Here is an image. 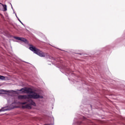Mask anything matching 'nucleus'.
<instances>
[{"label":"nucleus","mask_w":125,"mask_h":125,"mask_svg":"<svg viewBox=\"0 0 125 125\" xmlns=\"http://www.w3.org/2000/svg\"><path fill=\"white\" fill-rule=\"evenodd\" d=\"M27 104L26 102H23L21 103V105H25V104Z\"/></svg>","instance_id":"nucleus-14"},{"label":"nucleus","mask_w":125,"mask_h":125,"mask_svg":"<svg viewBox=\"0 0 125 125\" xmlns=\"http://www.w3.org/2000/svg\"><path fill=\"white\" fill-rule=\"evenodd\" d=\"M83 120H85V117H83Z\"/></svg>","instance_id":"nucleus-15"},{"label":"nucleus","mask_w":125,"mask_h":125,"mask_svg":"<svg viewBox=\"0 0 125 125\" xmlns=\"http://www.w3.org/2000/svg\"><path fill=\"white\" fill-rule=\"evenodd\" d=\"M15 15H16V17H17V15L16 14H15Z\"/></svg>","instance_id":"nucleus-17"},{"label":"nucleus","mask_w":125,"mask_h":125,"mask_svg":"<svg viewBox=\"0 0 125 125\" xmlns=\"http://www.w3.org/2000/svg\"><path fill=\"white\" fill-rule=\"evenodd\" d=\"M27 88H22L20 90V91H21L22 92H25L26 93Z\"/></svg>","instance_id":"nucleus-6"},{"label":"nucleus","mask_w":125,"mask_h":125,"mask_svg":"<svg viewBox=\"0 0 125 125\" xmlns=\"http://www.w3.org/2000/svg\"><path fill=\"white\" fill-rule=\"evenodd\" d=\"M29 49L31 50V51H33L34 53H35V54H37V55L40 56V57H47L48 56L49 57V59H51V60H55L54 58L48 56L47 53H43L42 51H41L40 49L37 48L32 45H30Z\"/></svg>","instance_id":"nucleus-1"},{"label":"nucleus","mask_w":125,"mask_h":125,"mask_svg":"<svg viewBox=\"0 0 125 125\" xmlns=\"http://www.w3.org/2000/svg\"><path fill=\"white\" fill-rule=\"evenodd\" d=\"M11 7H12V8H13L12 7V5H11Z\"/></svg>","instance_id":"nucleus-18"},{"label":"nucleus","mask_w":125,"mask_h":125,"mask_svg":"<svg viewBox=\"0 0 125 125\" xmlns=\"http://www.w3.org/2000/svg\"><path fill=\"white\" fill-rule=\"evenodd\" d=\"M18 21H19V22H20V23H21V24H22V25H24V24H23V22H22V21H21L20 19H19V18H18Z\"/></svg>","instance_id":"nucleus-12"},{"label":"nucleus","mask_w":125,"mask_h":125,"mask_svg":"<svg viewBox=\"0 0 125 125\" xmlns=\"http://www.w3.org/2000/svg\"><path fill=\"white\" fill-rule=\"evenodd\" d=\"M17 19H18V18H19L18 17H17Z\"/></svg>","instance_id":"nucleus-19"},{"label":"nucleus","mask_w":125,"mask_h":125,"mask_svg":"<svg viewBox=\"0 0 125 125\" xmlns=\"http://www.w3.org/2000/svg\"><path fill=\"white\" fill-rule=\"evenodd\" d=\"M26 93L29 94V95H26V96H28L27 98L28 99H38L39 98L42 99L43 98L42 96H41L39 94L33 91V90L30 88H26Z\"/></svg>","instance_id":"nucleus-2"},{"label":"nucleus","mask_w":125,"mask_h":125,"mask_svg":"<svg viewBox=\"0 0 125 125\" xmlns=\"http://www.w3.org/2000/svg\"><path fill=\"white\" fill-rule=\"evenodd\" d=\"M6 10H7V6L5 5V6H4V11H6Z\"/></svg>","instance_id":"nucleus-11"},{"label":"nucleus","mask_w":125,"mask_h":125,"mask_svg":"<svg viewBox=\"0 0 125 125\" xmlns=\"http://www.w3.org/2000/svg\"><path fill=\"white\" fill-rule=\"evenodd\" d=\"M14 39H15L16 40H18V41H21V42H24V43H26V44H28V43H29L28 40H27L26 39L24 38L14 37Z\"/></svg>","instance_id":"nucleus-3"},{"label":"nucleus","mask_w":125,"mask_h":125,"mask_svg":"<svg viewBox=\"0 0 125 125\" xmlns=\"http://www.w3.org/2000/svg\"><path fill=\"white\" fill-rule=\"evenodd\" d=\"M4 111H8V109H0V112H4Z\"/></svg>","instance_id":"nucleus-10"},{"label":"nucleus","mask_w":125,"mask_h":125,"mask_svg":"<svg viewBox=\"0 0 125 125\" xmlns=\"http://www.w3.org/2000/svg\"><path fill=\"white\" fill-rule=\"evenodd\" d=\"M31 105H33V106H36V103L33 102H32L31 104H26L25 105L22 106V108L24 109H32V107L31 106Z\"/></svg>","instance_id":"nucleus-4"},{"label":"nucleus","mask_w":125,"mask_h":125,"mask_svg":"<svg viewBox=\"0 0 125 125\" xmlns=\"http://www.w3.org/2000/svg\"><path fill=\"white\" fill-rule=\"evenodd\" d=\"M0 4H1V5H2L3 6V4H2V3H0Z\"/></svg>","instance_id":"nucleus-16"},{"label":"nucleus","mask_w":125,"mask_h":125,"mask_svg":"<svg viewBox=\"0 0 125 125\" xmlns=\"http://www.w3.org/2000/svg\"><path fill=\"white\" fill-rule=\"evenodd\" d=\"M5 79V77L3 76L0 75V80H1L2 81H3Z\"/></svg>","instance_id":"nucleus-8"},{"label":"nucleus","mask_w":125,"mask_h":125,"mask_svg":"<svg viewBox=\"0 0 125 125\" xmlns=\"http://www.w3.org/2000/svg\"><path fill=\"white\" fill-rule=\"evenodd\" d=\"M19 98V99H29L26 95H20Z\"/></svg>","instance_id":"nucleus-5"},{"label":"nucleus","mask_w":125,"mask_h":125,"mask_svg":"<svg viewBox=\"0 0 125 125\" xmlns=\"http://www.w3.org/2000/svg\"><path fill=\"white\" fill-rule=\"evenodd\" d=\"M7 92V91H5L3 89H0V93H2V92Z\"/></svg>","instance_id":"nucleus-9"},{"label":"nucleus","mask_w":125,"mask_h":125,"mask_svg":"<svg viewBox=\"0 0 125 125\" xmlns=\"http://www.w3.org/2000/svg\"><path fill=\"white\" fill-rule=\"evenodd\" d=\"M28 102H29V103H30V104H31V103L33 102V101L31 99H29V100H28Z\"/></svg>","instance_id":"nucleus-13"},{"label":"nucleus","mask_w":125,"mask_h":125,"mask_svg":"<svg viewBox=\"0 0 125 125\" xmlns=\"http://www.w3.org/2000/svg\"><path fill=\"white\" fill-rule=\"evenodd\" d=\"M65 71L67 74H69L71 72V70L69 68H66V70Z\"/></svg>","instance_id":"nucleus-7"}]
</instances>
